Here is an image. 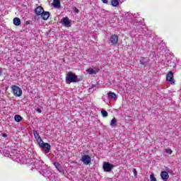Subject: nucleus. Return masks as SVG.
Instances as JSON below:
<instances>
[{
  "mask_svg": "<svg viewBox=\"0 0 181 181\" xmlns=\"http://www.w3.org/2000/svg\"><path fill=\"white\" fill-rule=\"evenodd\" d=\"M77 81H78L77 75L71 71H69L68 74L66 75V84H71V83H77Z\"/></svg>",
  "mask_w": 181,
  "mask_h": 181,
  "instance_id": "1",
  "label": "nucleus"
},
{
  "mask_svg": "<svg viewBox=\"0 0 181 181\" xmlns=\"http://www.w3.org/2000/svg\"><path fill=\"white\" fill-rule=\"evenodd\" d=\"M11 88L15 97H21L22 95V89L19 86L13 85Z\"/></svg>",
  "mask_w": 181,
  "mask_h": 181,
  "instance_id": "2",
  "label": "nucleus"
},
{
  "mask_svg": "<svg viewBox=\"0 0 181 181\" xmlns=\"http://www.w3.org/2000/svg\"><path fill=\"white\" fill-rule=\"evenodd\" d=\"M115 165L110 163L109 162H104L103 165V169L104 172H111L114 169Z\"/></svg>",
  "mask_w": 181,
  "mask_h": 181,
  "instance_id": "3",
  "label": "nucleus"
},
{
  "mask_svg": "<svg viewBox=\"0 0 181 181\" xmlns=\"http://www.w3.org/2000/svg\"><path fill=\"white\" fill-rule=\"evenodd\" d=\"M81 160L84 165H90L91 163V157L88 155H84L81 157Z\"/></svg>",
  "mask_w": 181,
  "mask_h": 181,
  "instance_id": "4",
  "label": "nucleus"
},
{
  "mask_svg": "<svg viewBox=\"0 0 181 181\" xmlns=\"http://www.w3.org/2000/svg\"><path fill=\"white\" fill-rule=\"evenodd\" d=\"M166 81L173 84L175 83V79H173V72L169 71L166 76Z\"/></svg>",
  "mask_w": 181,
  "mask_h": 181,
  "instance_id": "5",
  "label": "nucleus"
},
{
  "mask_svg": "<svg viewBox=\"0 0 181 181\" xmlns=\"http://www.w3.org/2000/svg\"><path fill=\"white\" fill-rule=\"evenodd\" d=\"M45 11V9L43 7L39 6L35 9V13L37 15V16H40L42 13V12Z\"/></svg>",
  "mask_w": 181,
  "mask_h": 181,
  "instance_id": "6",
  "label": "nucleus"
},
{
  "mask_svg": "<svg viewBox=\"0 0 181 181\" xmlns=\"http://www.w3.org/2000/svg\"><path fill=\"white\" fill-rule=\"evenodd\" d=\"M40 16L43 21H47L50 18V12L44 11Z\"/></svg>",
  "mask_w": 181,
  "mask_h": 181,
  "instance_id": "7",
  "label": "nucleus"
},
{
  "mask_svg": "<svg viewBox=\"0 0 181 181\" xmlns=\"http://www.w3.org/2000/svg\"><path fill=\"white\" fill-rule=\"evenodd\" d=\"M112 45H117L118 43V35L114 34L110 38Z\"/></svg>",
  "mask_w": 181,
  "mask_h": 181,
  "instance_id": "8",
  "label": "nucleus"
},
{
  "mask_svg": "<svg viewBox=\"0 0 181 181\" xmlns=\"http://www.w3.org/2000/svg\"><path fill=\"white\" fill-rule=\"evenodd\" d=\"M41 148L45 152H50V149H52V146L49 143H45Z\"/></svg>",
  "mask_w": 181,
  "mask_h": 181,
  "instance_id": "9",
  "label": "nucleus"
},
{
  "mask_svg": "<svg viewBox=\"0 0 181 181\" xmlns=\"http://www.w3.org/2000/svg\"><path fill=\"white\" fill-rule=\"evenodd\" d=\"M62 21L66 28H70V26H71V22H70V20H69V17L62 18Z\"/></svg>",
  "mask_w": 181,
  "mask_h": 181,
  "instance_id": "10",
  "label": "nucleus"
},
{
  "mask_svg": "<svg viewBox=\"0 0 181 181\" xmlns=\"http://www.w3.org/2000/svg\"><path fill=\"white\" fill-rule=\"evenodd\" d=\"M160 177L163 180H168V179H169V174L168 173V171H162L160 173Z\"/></svg>",
  "mask_w": 181,
  "mask_h": 181,
  "instance_id": "11",
  "label": "nucleus"
},
{
  "mask_svg": "<svg viewBox=\"0 0 181 181\" xmlns=\"http://www.w3.org/2000/svg\"><path fill=\"white\" fill-rule=\"evenodd\" d=\"M53 6L57 9H60V0H53Z\"/></svg>",
  "mask_w": 181,
  "mask_h": 181,
  "instance_id": "12",
  "label": "nucleus"
},
{
  "mask_svg": "<svg viewBox=\"0 0 181 181\" xmlns=\"http://www.w3.org/2000/svg\"><path fill=\"white\" fill-rule=\"evenodd\" d=\"M119 2H121V0H111L110 5H112V6L117 7L119 5Z\"/></svg>",
  "mask_w": 181,
  "mask_h": 181,
  "instance_id": "13",
  "label": "nucleus"
},
{
  "mask_svg": "<svg viewBox=\"0 0 181 181\" xmlns=\"http://www.w3.org/2000/svg\"><path fill=\"white\" fill-rule=\"evenodd\" d=\"M54 165L56 169H57V170H59V172H60V173L63 172V167H62V165H60V163H54Z\"/></svg>",
  "mask_w": 181,
  "mask_h": 181,
  "instance_id": "14",
  "label": "nucleus"
},
{
  "mask_svg": "<svg viewBox=\"0 0 181 181\" xmlns=\"http://www.w3.org/2000/svg\"><path fill=\"white\" fill-rule=\"evenodd\" d=\"M13 25L16 26H19L21 25V18L16 17L13 18Z\"/></svg>",
  "mask_w": 181,
  "mask_h": 181,
  "instance_id": "15",
  "label": "nucleus"
},
{
  "mask_svg": "<svg viewBox=\"0 0 181 181\" xmlns=\"http://www.w3.org/2000/svg\"><path fill=\"white\" fill-rule=\"evenodd\" d=\"M117 118L113 117L110 122V127H117Z\"/></svg>",
  "mask_w": 181,
  "mask_h": 181,
  "instance_id": "16",
  "label": "nucleus"
},
{
  "mask_svg": "<svg viewBox=\"0 0 181 181\" xmlns=\"http://www.w3.org/2000/svg\"><path fill=\"white\" fill-rule=\"evenodd\" d=\"M14 120L16 121V122H21V121H22V116L19 115H16L14 116Z\"/></svg>",
  "mask_w": 181,
  "mask_h": 181,
  "instance_id": "17",
  "label": "nucleus"
},
{
  "mask_svg": "<svg viewBox=\"0 0 181 181\" xmlns=\"http://www.w3.org/2000/svg\"><path fill=\"white\" fill-rule=\"evenodd\" d=\"M38 145L40 146V148L42 146V145L45 144V142L43 141V140L42 139V137H40L38 139H36Z\"/></svg>",
  "mask_w": 181,
  "mask_h": 181,
  "instance_id": "18",
  "label": "nucleus"
},
{
  "mask_svg": "<svg viewBox=\"0 0 181 181\" xmlns=\"http://www.w3.org/2000/svg\"><path fill=\"white\" fill-rule=\"evenodd\" d=\"M87 73L88 74H97V72L93 69V68H89L86 70Z\"/></svg>",
  "mask_w": 181,
  "mask_h": 181,
  "instance_id": "19",
  "label": "nucleus"
},
{
  "mask_svg": "<svg viewBox=\"0 0 181 181\" xmlns=\"http://www.w3.org/2000/svg\"><path fill=\"white\" fill-rule=\"evenodd\" d=\"M107 95H109V97H111V98H117V95L114 92L108 93Z\"/></svg>",
  "mask_w": 181,
  "mask_h": 181,
  "instance_id": "20",
  "label": "nucleus"
},
{
  "mask_svg": "<svg viewBox=\"0 0 181 181\" xmlns=\"http://www.w3.org/2000/svg\"><path fill=\"white\" fill-rule=\"evenodd\" d=\"M33 135L35 139H38L39 138H40V135H39V133H37V131L36 130H33Z\"/></svg>",
  "mask_w": 181,
  "mask_h": 181,
  "instance_id": "21",
  "label": "nucleus"
},
{
  "mask_svg": "<svg viewBox=\"0 0 181 181\" xmlns=\"http://www.w3.org/2000/svg\"><path fill=\"white\" fill-rule=\"evenodd\" d=\"M101 114H102L103 117H108V112H107V110H102Z\"/></svg>",
  "mask_w": 181,
  "mask_h": 181,
  "instance_id": "22",
  "label": "nucleus"
},
{
  "mask_svg": "<svg viewBox=\"0 0 181 181\" xmlns=\"http://www.w3.org/2000/svg\"><path fill=\"white\" fill-rule=\"evenodd\" d=\"M165 153H168V155H172V153L173 151L170 148H167V149L165 150Z\"/></svg>",
  "mask_w": 181,
  "mask_h": 181,
  "instance_id": "23",
  "label": "nucleus"
},
{
  "mask_svg": "<svg viewBox=\"0 0 181 181\" xmlns=\"http://www.w3.org/2000/svg\"><path fill=\"white\" fill-rule=\"evenodd\" d=\"M150 180H151V181H157L156 177H155L153 174L150 175Z\"/></svg>",
  "mask_w": 181,
  "mask_h": 181,
  "instance_id": "24",
  "label": "nucleus"
},
{
  "mask_svg": "<svg viewBox=\"0 0 181 181\" xmlns=\"http://www.w3.org/2000/svg\"><path fill=\"white\" fill-rule=\"evenodd\" d=\"M36 111L38 114H42V109L40 107H37Z\"/></svg>",
  "mask_w": 181,
  "mask_h": 181,
  "instance_id": "25",
  "label": "nucleus"
},
{
  "mask_svg": "<svg viewBox=\"0 0 181 181\" xmlns=\"http://www.w3.org/2000/svg\"><path fill=\"white\" fill-rule=\"evenodd\" d=\"M2 136H3V138H7L8 137V134H6V133H3L2 134Z\"/></svg>",
  "mask_w": 181,
  "mask_h": 181,
  "instance_id": "26",
  "label": "nucleus"
},
{
  "mask_svg": "<svg viewBox=\"0 0 181 181\" xmlns=\"http://www.w3.org/2000/svg\"><path fill=\"white\" fill-rule=\"evenodd\" d=\"M102 2H103V4H108V0H102Z\"/></svg>",
  "mask_w": 181,
  "mask_h": 181,
  "instance_id": "27",
  "label": "nucleus"
},
{
  "mask_svg": "<svg viewBox=\"0 0 181 181\" xmlns=\"http://www.w3.org/2000/svg\"><path fill=\"white\" fill-rule=\"evenodd\" d=\"M167 172H168V174L169 173H170V174L173 173V171L172 170H167Z\"/></svg>",
  "mask_w": 181,
  "mask_h": 181,
  "instance_id": "28",
  "label": "nucleus"
},
{
  "mask_svg": "<svg viewBox=\"0 0 181 181\" xmlns=\"http://www.w3.org/2000/svg\"><path fill=\"white\" fill-rule=\"evenodd\" d=\"M0 76H2V68L0 67Z\"/></svg>",
  "mask_w": 181,
  "mask_h": 181,
  "instance_id": "29",
  "label": "nucleus"
},
{
  "mask_svg": "<svg viewBox=\"0 0 181 181\" xmlns=\"http://www.w3.org/2000/svg\"><path fill=\"white\" fill-rule=\"evenodd\" d=\"M75 12H76V13H78V8H75Z\"/></svg>",
  "mask_w": 181,
  "mask_h": 181,
  "instance_id": "30",
  "label": "nucleus"
},
{
  "mask_svg": "<svg viewBox=\"0 0 181 181\" xmlns=\"http://www.w3.org/2000/svg\"><path fill=\"white\" fill-rule=\"evenodd\" d=\"M134 173L136 172V169H134Z\"/></svg>",
  "mask_w": 181,
  "mask_h": 181,
  "instance_id": "31",
  "label": "nucleus"
}]
</instances>
